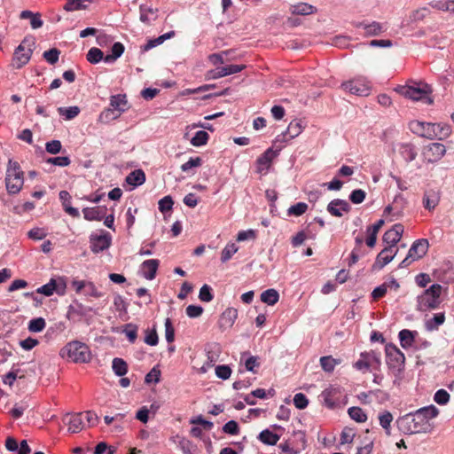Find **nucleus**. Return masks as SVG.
I'll return each instance as SVG.
<instances>
[{
  "mask_svg": "<svg viewBox=\"0 0 454 454\" xmlns=\"http://www.w3.org/2000/svg\"><path fill=\"white\" fill-rule=\"evenodd\" d=\"M59 115L64 116L66 120H72L80 114V108L76 106L69 107H59Z\"/></svg>",
  "mask_w": 454,
  "mask_h": 454,
  "instance_id": "f704fd0d",
  "label": "nucleus"
},
{
  "mask_svg": "<svg viewBox=\"0 0 454 454\" xmlns=\"http://www.w3.org/2000/svg\"><path fill=\"white\" fill-rule=\"evenodd\" d=\"M24 183L23 172L20 164L9 160L5 176V185L9 193L17 194L22 188Z\"/></svg>",
  "mask_w": 454,
  "mask_h": 454,
  "instance_id": "39448f33",
  "label": "nucleus"
},
{
  "mask_svg": "<svg viewBox=\"0 0 454 454\" xmlns=\"http://www.w3.org/2000/svg\"><path fill=\"white\" fill-rule=\"evenodd\" d=\"M446 153V148L442 144L432 143L427 147L426 154L429 161H437L442 159Z\"/></svg>",
  "mask_w": 454,
  "mask_h": 454,
  "instance_id": "412c9836",
  "label": "nucleus"
},
{
  "mask_svg": "<svg viewBox=\"0 0 454 454\" xmlns=\"http://www.w3.org/2000/svg\"><path fill=\"white\" fill-rule=\"evenodd\" d=\"M203 313V308L198 305H189L186 308V315L191 317H199Z\"/></svg>",
  "mask_w": 454,
  "mask_h": 454,
  "instance_id": "69168bd1",
  "label": "nucleus"
},
{
  "mask_svg": "<svg viewBox=\"0 0 454 454\" xmlns=\"http://www.w3.org/2000/svg\"><path fill=\"white\" fill-rule=\"evenodd\" d=\"M239 430V425L235 420H230L223 427V431L225 434H231V435L238 434Z\"/></svg>",
  "mask_w": 454,
  "mask_h": 454,
  "instance_id": "680f3d73",
  "label": "nucleus"
},
{
  "mask_svg": "<svg viewBox=\"0 0 454 454\" xmlns=\"http://www.w3.org/2000/svg\"><path fill=\"white\" fill-rule=\"evenodd\" d=\"M409 127L412 133L430 140L439 136L440 124L412 121Z\"/></svg>",
  "mask_w": 454,
  "mask_h": 454,
  "instance_id": "6e6552de",
  "label": "nucleus"
},
{
  "mask_svg": "<svg viewBox=\"0 0 454 454\" xmlns=\"http://www.w3.org/2000/svg\"><path fill=\"white\" fill-rule=\"evenodd\" d=\"M415 334H416V333L411 332L407 329H403V330L400 331L399 339H400L402 347L404 348L411 347L414 341Z\"/></svg>",
  "mask_w": 454,
  "mask_h": 454,
  "instance_id": "2f4dec72",
  "label": "nucleus"
},
{
  "mask_svg": "<svg viewBox=\"0 0 454 454\" xmlns=\"http://www.w3.org/2000/svg\"><path fill=\"white\" fill-rule=\"evenodd\" d=\"M338 364H340V361L333 358L331 356H322L320 358L321 367L326 372H332Z\"/></svg>",
  "mask_w": 454,
  "mask_h": 454,
  "instance_id": "c9c22d12",
  "label": "nucleus"
},
{
  "mask_svg": "<svg viewBox=\"0 0 454 454\" xmlns=\"http://www.w3.org/2000/svg\"><path fill=\"white\" fill-rule=\"evenodd\" d=\"M372 356L370 353H362L361 358L356 362L355 367L358 370L368 369L370 367V357Z\"/></svg>",
  "mask_w": 454,
  "mask_h": 454,
  "instance_id": "603ef678",
  "label": "nucleus"
},
{
  "mask_svg": "<svg viewBox=\"0 0 454 454\" xmlns=\"http://www.w3.org/2000/svg\"><path fill=\"white\" fill-rule=\"evenodd\" d=\"M308 209V205L304 202H298L293 206H291L288 210H287V213L289 215H296V216H300L302 214H304Z\"/></svg>",
  "mask_w": 454,
  "mask_h": 454,
  "instance_id": "37998d69",
  "label": "nucleus"
},
{
  "mask_svg": "<svg viewBox=\"0 0 454 454\" xmlns=\"http://www.w3.org/2000/svg\"><path fill=\"white\" fill-rule=\"evenodd\" d=\"M215 374L222 380H227L231 377V369L229 365H217L215 367Z\"/></svg>",
  "mask_w": 454,
  "mask_h": 454,
  "instance_id": "4d7b16f0",
  "label": "nucleus"
},
{
  "mask_svg": "<svg viewBox=\"0 0 454 454\" xmlns=\"http://www.w3.org/2000/svg\"><path fill=\"white\" fill-rule=\"evenodd\" d=\"M160 370L156 369L155 367H153L146 375H145V381L146 383H151V382H154V383H158L160 381Z\"/></svg>",
  "mask_w": 454,
  "mask_h": 454,
  "instance_id": "338daca9",
  "label": "nucleus"
},
{
  "mask_svg": "<svg viewBox=\"0 0 454 454\" xmlns=\"http://www.w3.org/2000/svg\"><path fill=\"white\" fill-rule=\"evenodd\" d=\"M46 162L59 167H67L70 165L71 160L67 156H58L47 159Z\"/></svg>",
  "mask_w": 454,
  "mask_h": 454,
  "instance_id": "09e8293b",
  "label": "nucleus"
},
{
  "mask_svg": "<svg viewBox=\"0 0 454 454\" xmlns=\"http://www.w3.org/2000/svg\"><path fill=\"white\" fill-rule=\"evenodd\" d=\"M278 156V152L273 151L271 148L267 149L256 160V172L259 174H265L270 168L272 160Z\"/></svg>",
  "mask_w": 454,
  "mask_h": 454,
  "instance_id": "ddd939ff",
  "label": "nucleus"
},
{
  "mask_svg": "<svg viewBox=\"0 0 454 454\" xmlns=\"http://www.w3.org/2000/svg\"><path fill=\"white\" fill-rule=\"evenodd\" d=\"M343 90L356 96H367L370 92V87L360 80H351L341 84Z\"/></svg>",
  "mask_w": 454,
  "mask_h": 454,
  "instance_id": "4468645a",
  "label": "nucleus"
},
{
  "mask_svg": "<svg viewBox=\"0 0 454 454\" xmlns=\"http://www.w3.org/2000/svg\"><path fill=\"white\" fill-rule=\"evenodd\" d=\"M59 355L62 358L69 359L74 363H88L90 360L89 347L77 340L68 342L61 348Z\"/></svg>",
  "mask_w": 454,
  "mask_h": 454,
  "instance_id": "f03ea898",
  "label": "nucleus"
},
{
  "mask_svg": "<svg viewBox=\"0 0 454 454\" xmlns=\"http://www.w3.org/2000/svg\"><path fill=\"white\" fill-rule=\"evenodd\" d=\"M258 438L262 442L268 445H275L279 440V436L269 429L262 430Z\"/></svg>",
  "mask_w": 454,
  "mask_h": 454,
  "instance_id": "7c9ffc66",
  "label": "nucleus"
},
{
  "mask_svg": "<svg viewBox=\"0 0 454 454\" xmlns=\"http://www.w3.org/2000/svg\"><path fill=\"white\" fill-rule=\"evenodd\" d=\"M279 294L275 289H267L261 294V301L268 305H274L278 301Z\"/></svg>",
  "mask_w": 454,
  "mask_h": 454,
  "instance_id": "c756f323",
  "label": "nucleus"
},
{
  "mask_svg": "<svg viewBox=\"0 0 454 454\" xmlns=\"http://www.w3.org/2000/svg\"><path fill=\"white\" fill-rule=\"evenodd\" d=\"M365 196H366V193L364 191H363L361 189H356V190H354L350 193L349 200L354 204H360L364 200Z\"/></svg>",
  "mask_w": 454,
  "mask_h": 454,
  "instance_id": "6e6d98bb",
  "label": "nucleus"
},
{
  "mask_svg": "<svg viewBox=\"0 0 454 454\" xmlns=\"http://www.w3.org/2000/svg\"><path fill=\"white\" fill-rule=\"evenodd\" d=\"M428 13L429 10L427 7L417 9L411 13L410 20L411 22L422 20Z\"/></svg>",
  "mask_w": 454,
  "mask_h": 454,
  "instance_id": "de8ad7c7",
  "label": "nucleus"
},
{
  "mask_svg": "<svg viewBox=\"0 0 454 454\" xmlns=\"http://www.w3.org/2000/svg\"><path fill=\"white\" fill-rule=\"evenodd\" d=\"M113 371L117 376L122 377L124 376L128 372V364L127 363L121 359V358H114L113 360Z\"/></svg>",
  "mask_w": 454,
  "mask_h": 454,
  "instance_id": "72a5a7b5",
  "label": "nucleus"
},
{
  "mask_svg": "<svg viewBox=\"0 0 454 454\" xmlns=\"http://www.w3.org/2000/svg\"><path fill=\"white\" fill-rule=\"evenodd\" d=\"M425 422L416 411L400 417L396 420L398 429L405 434L430 432L432 429L431 425H426Z\"/></svg>",
  "mask_w": 454,
  "mask_h": 454,
  "instance_id": "f257e3e1",
  "label": "nucleus"
},
{
  "mask_svg": "<svg viewBox=\"0 0 454 454\" xmlns=\"http://www.w3.org/2000/svg\"><path fill=\"white\" fill-rule=\"evenodd\" d=\"M208 134L204 130L197 131L194 137L191 139V144L193 146H201L207 143Z\"/></svg>",
  "mask_w": 454,
  "mask_h": 454,
  "instance_id": "4c0bfd02",
  "label": "nucleus"
},
{
  "mask_svg": "<svg viewBox=\"0 0 454 454\" xmlns=\"http://www.w3.org/2000/svg\"><path fill=\"white\" fill-rule=\"evenodd\" d=\"M434 399L435 403H437L438 404L444 405V404L448 403V402L450 401V395L446 390L439 389L434 394Z\"/></svg>",
  "mask_w": 454,
  "mask_h": 454,
  "instance_id": "5fc2aeb1",
  "label": "nucleus"
},
{
  "mask_svg": "<svg viewBox=\"0 0 454 454\" xmlns=\"http://www.w3.org/2000/svg\"><path fill=\"white\" fill-rule=\"evenodd\" d=\"M350 205L344 200L335 199L327 205V211L333 216L341 217L350 211Z\"/></svg>",
  "mask_w": 454,
  "mask_h": 454,
  "instance_id": "dca6fc26",
  "label": "nucleus"
},
{
  "mask_svg": "<svg viewBox=\"0 0 454 454\" xmlns=\"http://www.w3.org/2000/svg\"><path fill=\"white\" fill-rule=\"evenodd\" d=\"M158 9L153 8L152 6H147L145 4H141L139 6L140 17L139 20L141 22L151 25L152 21H154L158 18Z\"/></svg>",
  "mask_w": 454,
  "mask_h": 454,
  "instance_id": "4be33fe9",
  "label": "nucleus"
},
{
  "mask_svg": "<svg viewBox=\"0 0 454 454\" xmlns=\"http://www.w3.org/2000/svg\"><path fill=\"white\" fill-rule=\"evenodd\" d=\"M111 236L108 233L103 235H92L90 237V248L95 254L107 249L111 245Z\"/></svg>",
  "mask_w": 454,
  "mask_h": 454,
  "instance_id": "2eb2a0df",
  "label": "nucleus"
},
{
  "mask_svg": "<svg viewBox=\"0 0 454 454\" xmlns=\"http://www.w3.org/2000/svg\"><path fill=\"white\" fill-rule=\"evenodd\" d=\"M45 327V320L43 317L32 319L28 324V330L32 333L42 332Z\"/></svg>",
  "mask_w": 454,
  "mask_h": 454,
  "instance_id": "c03bdc74",
  "label": "nucleus"
},
{
  "mask_svg": "<svg viewBox=\"0 0 454 454\" xmlns=\"http://www.w3.org/2000/svg\"><path fill=\"white\" fill-rule=\"evenodd\" d=\"M294 403L297 409H305L309 404V400L302 393H298L294 397Z\"/></svg>",
  "mask_w": 454,
  "mask_h": 454,
  "instance_id": "864d4df0",
  "label": "nucleus"
},
{
  "mask_svg": "<svg viewBox=\"0 0 454 454\" xmlns=\"http://www.w3.org/2000/svg\"><path fill=\"white\" fill-rule=\"evenodd\" d=\"M164 326H165V338H166V340L168 343H171L175 340V329H174V326L172 325V322H171L170 318H166Z\"/></svg>",
  "mask_w": 454,
  "mask_h": 454,
  "instance_id": "49530a36",
  "label": "nucleus"
},
{
  "mask_svg": "<svg viewBox=\"0 0 454 454\" xmlns=\"http://www.w3.org/2000/svg\"><path fill=\"white\" fill-rule=\"evenodd\" d=\"M440 201V192L435 190H427L424 192L423 206L426 209L432 211Z\"/></svg>",
  "mask_w": 454,
  "mask_h": 454,
  "instance_id": "5701e85b",
  "label": "nucleus"
},
{
  "mask_svg": "<svg viewBox=\"0 0 454 454\" xmlns=\"http://www.w3.org/2000/svg\"><path fill=\"white\" fill-rule=\"evenodd\" d=\"M238 317V310L234 308L226 309L220 316L218 325L222 331L230 329Z\"/></svg>",
  "mask_w": 454,
  "mask_h": 454,
  "instance_id": "a211bd4d",
  "label": "nucleus"
},
{
  "mask_svg": "<svg viewBox=\"0 0 454 454\" xmlns=\"http://www.w3.org/2000/svg\"><path fill=\"white\" fill-rule=\"evenodd\" d=\"M399 153L406 161L415 160L417 152L411 144H402L399 146Z\"/></svg>",
  "mask_w": 454,
  "mask_h": 454,
  "instance_id": "c85d7f7f",
  "label": "nucleus"
},
{
  "mask_svg": "<svg viewBox=\"0 0 454 454\" xmlns=\"http://www.w3.org/2000/svg\"><path fill=\"white\" fill-rule=\"evenodd\" d=\"M106 208L102 207H85L83 216L88 221H100L106 215Z\"/></svg>",
  "mask_w": 454,
  "mask_h": 454,
  "instance_id": "b1692460",
  "label": "nucleus"
},
{
  "mask_svg": "<svg viewBox=\"0 0 454 454\" xmlns=\"http://www.w3.org/2000/svg\"><path fill=\"white\" fill-rule=\"evenodd\" d=\"M60 51L57 48H52L43 52V59L51 65H54L59 61Z\"/></svg>",
  "mask_w": 454,
  "mask_h": 454,
  "instance_id": "79ce46f5",
  "label": "nucleus"
},
{
  "mask_svg": "<svg viewBox=\"0 0 454 454\" xmlns=\"http://www.w3.org/2000/svg\"><path fill=\"white\" fill-rule=\"evenodd\" d=\"M57 289V282L55 279L51 278L49 283L39 287L36 292L38 294H44L45 296H51L53 294L54 291Z\"/></svg>",
  "mask_w": 454,
  "mask_h": 454,
  "instance_id": "ea45409f",
  "label": "nucleus"
},
{
  "mask_svg": "<svg viewBox=\"0 0 454 454\" xmlns=\"http://www.w3.org/2000/svg\"><path fill=\"white\" fill-rule=\"evenodd\" d=\"M354 436L355 434L353 433L352 429L344 428L340 434V443L346 444L351 442L353 441Z\"/></svg>",
  "mask_w": 454,
  "mask_h": 454,
  "instance_id": "774afa93",
  "label": "nucleus"
},
{
  "mask_svg": "<svg viewBox=\"0 0 454 454\" xmlns=\"http://www.w3.org/2000/svg\"><path fill=\"white\" fill-rule=\"evenodd\" d=\"M126 182L133 186H138L145 182V174L142 169H136L126 176Z\"/></svg>",
  "mask_w": 454,
  "mask_h": 454,
  "instance_id": "bb28decb",
  "label": "nucleus"
},
{
  "mask_svg": "<svg viewBox=\"0 0 454 454\" xmlns=\"http://www.w3.org/2000/svg\"><path fill=\"white\" fill-rule=\"evenodd\" d=\"M201 163H202V160L200 157L190 158V160L188 161H186L185 163H184L181 166V169H182V171L186 172L189 169H191L192 168L200 167L201 165Z\"/></svg>",
  "mask_w": 454,
  "mask_h": 454,
  "instance_id": "0e129e2a",
  "label": "nucleus"
},
{
  "mask_svg": "<svg viewBox=\"0 0 454 454\" xmlns=\"http://www.w3.org/2000/svg\"><path fill=\"white\" fill-rule=\"evenodd\" d=\"M103 59V51L96 47L89 50L87 53V60L90 63L96 64Z\"/></svg>",
  "mask_w": 454,
  "mask_h": 454,
  "instance_id": "a19ab883",
  "label": "nucleus"
},
{
  "mask_svg": "<svg viewBox=\"0 0 454 454\" xmlns=\"http://www.w3.org/2000/svg\"><path fill=\"white\" fill-rule=\"evenodd\" d=\"M356 27H363L364 29V34L367 36H375L379 35L382 32V26L376 21H373L370 24H364V22H358L356 24Z\"/></svg>",
  "mask_w": 454,
  "mask_h": 454,
  "instance_id": "393cba45",
  "label": "nucleus"
},
{
  "mask_svg": "<svg viewBox=\"0 0 454 454\" xmlns=\"http://www.w3.org/2000/svg\"><path fill=\"white\" fill-rule=\"evenodd\" d=\"M238 247L234 243L228 244L222 251L221 261L222 262H228L231 256L238 252Z\"/></svg>",
  "mask_w": 454,
  "mask_h": 454,
  "instance_id": "58836bf2",
  "label": "nucleus"
},
{
  "mask_svg": "<svg viewBox=\"0 0 454 454\" xmlns=\"http://www.w3.org/2000/svg\"><path fill=\"white\" fill-rule=\"evenodd\" d=\"M35 46V37L26 36L14 51L12 66L17 69L25 66L30 60Z\"/></svg>",
  "mask_w": 454,
  "mask_h": 454,
  "instance_id": "423d86ee",
  "label": "nucleus"
},
{
  "mask_svg": "<svg viewBox=\"0 0 454 454\" xmlns=\"http://www.w3.org/2000/svg\"><path fill=\"white\" fill-rule=\"evenodd\" d=\"M65 422L68 425V431L71 433H78L82 430L83 413H76L73 415H67L64 419Z\"/></svg>",
  "mask_w": 454,
  "mask_h": 454,
  "instance_id": "6ab92c4d",
  "label": "nucleus"
},
{
  "mask_svg": "<svg viewBox=\"0 0 454 454\" xmlns=\"http://www.w3.org/2000/svg\"><path fill=\"white\" fill-rule=\"evenodd\" d=\"M416 413L419 414L421 419L426 421V425H431L429 420L435 418L438 415L439 411L435 406L430 405L417 410Z\"/></svg>",
  "mask_w": 454,
  "mask_h": 454,
  "instance_id": "cd10ccee",
  "label": "nucleus"
},
{
  "mask_svg": "<svg viewBox=\"0 0 454 454\" xmlns=\"http://www.w3.org/2000/svg\"><path fill=\"white\" fill-rule=\"evenodd\" d=\"M445 321L444 313L434 314L433 318L426 322V328L428 331L437 330L438 326L442 325Z\"/></svg>",
  "mask_w": 454,
  "mask_h": 454,
  "instance_id": "473e14b6",
  "label": "nucleus"
},
{
  "mask_svg": "<svg viewBox=\"0 0 454 454\" xmlns=\"http://www.w3.org/2000/svg\"><path fill=\"white\" fill-rule=\"evenodd\" d=\"M442 286L439 284H434L426 289L422 294L418 296V309L426 311L438 309L442 302Z\"/></svg>",
  "mask_w": 454,
  "mask_h": 454,
  "instance_id": "7ed1b4c3",
  "label": "nucleus"
},
{
  "mask_svg": "<svg viewBox=\"0 0 454 454\" xmlns=\"http://www.w3.org/2000/svg\"><path fill=\"white\" fill-rule=\"evenodd\" d=\"M228 54L227 51L219 53H213L208 56V60L215 66L224 63V56Z\"/></svg>",
  "mask_w": 454,
  "mask_h": 454,
  "instance_id": "e2e57ef3",
  "label": "nucleus"
},
{
  "mask_svg": "<svg viewBox=\"0 0 454 454\" xmlns=\"http://www.w3.org/2000/svg\"><path fill=\"white\" fill-rule=\"evenodd\" d=\"M428 247L429 244L427 239H421L416 240L409 250V258H411V261L422 258L427 254Z\"/></svg>",
  "mask_w": 454,
  "mask_h": 454,
  "instance_id": "f3484780",
  "label": "nucleus"
},
{
  "mask_svg": "<svg viewBox=\"0 0 454 454\" xmlns=\"http://www.w3.org/2000/svg\"><path fill=\"white\" fill-rule=\"evenodd\" d=\"M387 364L390 369L401 372L403 369L405 356L395 346L388 344L386 346Z\"/></svg>",
  "mask_w": 454,
  "mask_h": 454,
  "instance_id": "1a4fd4ad",
  "label": "nucleus"
},
{
  "mask_svg": "<svg viewBox=\"0 0 454 454\" xmlns=\"http://www.w3.org/2000/svg\"><path fill=\"white\" fill-rule=\"evenodd\" d=\"M398 92L414 101L425 100L428 105L433 104V99L429 97L432 88L427 83L402 86L398 89Z\"/></svg>",
  "mask_w": 454,
  "mask_h": 454,
  "instance_id": "0eeeda50",
  "label": "nucleus"
},
{
  "mask_svg": "<svg viewBox=\"0 0 454 454\" xmlns=\"http://www.w3.org/2000/svg\"><path fill=\"white\" fill-rule=\"evenodd\" d=\"M290 11L293 14L296 15H309L315 13L317 12V9L315 6L309 4L307 3H299L291 5Z\"/></svg>",
  "mask_w": 454,
  "mask_h": 454,
  "instance_id": "a878e982",
  "label": "nucleus"
},
{
  "mask_svg": "<svg viewBox=\"0 0 454 454\" xmlns=\"http://www.w3.org/2000/svg\"><path fill=\"white\" fill-rule=\"evenodd\" d=\"M128 101L125 95H114L110 98V108L104 110L98 116L100 122L107 123L120 117L127 109Z\"/></svg>",
  "mask_w": 454,
  "mask_h": 454,
  "instance_id": "20e7f679",
  "label": "nucleus"
},
{
  "mask_svg": "<svg viewBox=\"0 0 454 454\" xmlns=\"http://www.w3.org/2000/svg\"><path fill=\"white\" fill-rule=\"evenodd\" d=\"M246 68L245 65H229L226 67H218L215 69L208 70L206 74V80H215L230 74H237Z\"/></svg>",
  "mask_w": 454,
  "mask_h": 454,
  "instance_id": "9d476101",
  "label": "nucleus"
},
{
  "mask_svg": "<svg viewBox=\"0 0 454 454\" xmlns=\"http://www.w3.org/2000/svg\"><path fill=\"white\" fill-rule=\"evenodd\" d=\"M62 145L59 140H51L47 142L45 145V149L49 153L57 154L61 151Z\"/></svg>",
  "mask_w": 454,
  "mask_h": 454,
  "instance_id": "bf43d9fd",
  "label": "nucleus"
},
{
  "mask_svg": "<svg viewBox=\"0 0 454 454\" xmlns=\"http://www.w3.org/2000/svg\"><path fill=\"white\" fill-rule=\"evenodd\" d=\"M199 298L201 301L209 302L213 300V294H211V288L207 285L202 286L200 290Z\"/></svg>",
  "mask_w": 454,
  "mask_h": 454,
  "instance_id": "13d9d810",
  "label": "nucleus"
},
{
  "mask_svg": "<svg viewBox=\"0 0 454 454\" xmlns=\"http://www.w3.org/2000/svg\"><path fill=\"white\" fill-rule=\"evenodd\" d=\"M63 9L66 12H74V11H79V10H86L87 9V5L84 4H82L80 0H69L63 6Z\"/></svg>",
  "mask_w": 454,
  "mask_h": 454,
  "instance_id": "a18cd8bd",
  "label": "nucleus"
},
{
  "mask_svg": "<svg viewBox=\"0 0 454 454\" xmlns=\"http://www.w3.org/2000/svg\"><path fill=\"white\" fill-rule=\"evenodd\" d=\"M403 231L404 228L401 223H396L390 230L387 231L382 237V240L386 244V247L396 248L395 246L400 241Z\"/></svg>",
  "mask_w": 454,
  "mask_h": 454,
  "instance_id": "f8f14e48",
  "label": "nucleus"
},
{
  "mask_svg": "<svg viewBox=\"0 0 454 454\" xmlns=\"http://www.w3.org/2000/svg\"><path fill=\"white\" fill-rule=\"evenodd\" d=\"M349 417L356 422H364L367 416L360 407H350L348 411Z\"/></svg>",
  "mask_w": 454,
  "mask_h": 454,
  "instance_id": "e433bc0d",
  "label": "nucleus"
},
{
  "mask_svg": "<svg viewBox=\"0 0 454 454\" xmlns=\"http://www.w3.org/2000/svg\"><path fill=\"white\" fill-rule=\"evenodd\" d=\"M84 294L89 295L94 298H100L102 297V293L98 290L96 286L90 282L87 281L85 288H84Z\"/></svg>",
  "mask_w": 454,
  "mask_h": 454,
  "instance_id": "3c124183",
  "label": "nucleus"
},
{
  "mask_svg": "<svg viewBox=\"0 0 454 454\" xmlns=\"http://www.w3.org/2000/svg\"><path fill=\"white\" fill-rule=\"evenodd\" d=\"M379 420L380 426L384 429L387 430L390 427L391 422L393 421V416L389 411H386L379 416Z\"/></svg>",
  "mask_w": 454,
  "mask_h": 454,
  "instance_id": "052dcab7",
  "label": "nucleus"
},
{
  "mask_svg": "<svg viewBox=\"0 0 454 454\" xmlns=\"http://www.w3.org/2000/svg\"><path fill=\"white\" fill-rule=\"evenodd\" d=\"M160 262L157 259H150L143 262L141 264V271L143 276L149 280L155 278Z\"/></svg>",
  "mask_w": 454,
  "mask_h": 454,
  "instance_id": "aec40b11",
  "label": "nucleus"
},
{
  "mask_svg": "<svg viewBox=\"0 0 454 454\" xmlns=\"http://www.w3.org/2000/svg\"><path fill=\"white\" fill-rule=\"evenodd\" d=\"M398 248H391V247H385L376 257L374 263L372 266V270H380L389 263L397 254Z\"/></svg>",
  "mask_w": 454,
  "mask_h": 454,
  "instance_id": "9b49d317",
  "label": "nucleus"
},
{
  "mask_svg": "<svg viewBox=\"0 0 454 454\" xmlns=\"http://www.w3.org/2000/svg\"><path fill=\"white\" fill-rule=\"evenodd\" d=\"M174 201L171 196H165L161 200H159V210L161 213L168 212L172 209Z\"/></svg>",
  "mask_w": 454,
  "mask_h": 454,
  "instance_id": "8fccbe9b",
  "label": "nucleus"
}]
</instances>
